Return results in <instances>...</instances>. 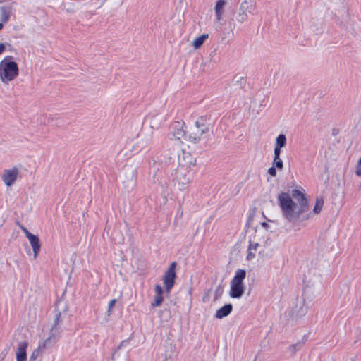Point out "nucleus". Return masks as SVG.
Wrapping results in <instances>:
<instances>
[{
	"label": "nucleus",
	"mask_w": 361,
	"mask_h": 361,
	"mask_svg": "<svg viewBox=\"0 0 361 361\" xmlns=\"http://www.w3.org/2000/svg\"><path fill=\"white\" fill-rule=\"evenodd\" d=\"M278 201L284 218L289 222L305 221L312 216L311 212L305 214L309 210V205L302 188L293 190L291 196L288 192H281Z\"/></svg>",
	"instance_id": "nucleus-1"
},
{
	"label": "nucleus",
	"mask_w": 361,
	"mask_h": 361,
	"mask_svg": "<svg viewBox=\"0 0 361 361\" xmlns=\"http://www.w3.org/2000/svg\"><path fill=\"white\" fill-rule=\"evenodd\" d=\"M12 56L5 57L0 62V79L6 85L13 80L19 74L18 64L11 61Z\"/></svg>",
	"instance_id": "nucleus-2"
},
{
	"label": "nucleus",
	"mask_w": 361,
	"mask_h": 361,
	"mask_svg": "<svg viewBox=\"0 0 361 361\" xmlns=\"http://www.w3.org/2000/svg\"><path fill=\"white\" fill-rule=\"evenodd\" d=\"M205 121L203 117H200L196 121L195 126L189 133L188 137L190 142L197 143L204 134L208 133L209 125L205 123Z\"/></svg>",
	"instance_id": "nucleus-3"
},
{
	"label": "nucleus",
	"mask_w": 361,
	"mask_h": 361,
	"mask_svg": "<svg viewBox=\"0 0 361 361\" xmlns=\"http://www.w3.org/2000/svg\"><path fill=\"white\" fill-rule=\"evenodd\" d=\"M16 3L15 1H0V23L9 21L11 15L15 12Z\"/></svg>",
	"instance_id": "nucleus-4"
},
{
	"label": "nucleus",
	"mask_w": 361,
	"mask_h": 361,
	"mask_svg": "<svg viewBox=\"0 0 361 361\" xmlns=\"http://www.w3.org/2000/svg\"><path fill=\"white\" fill-rule=\"evenodd\" d=\"M185 123L183 121H175L171 126V130L168 134L170 140L181 141L183 138L186 137V132L184 129Z\"/></svg>",
	"instance_id": "nucleus-5"
},
{
	"label": "nucleus",
	"mask_w": 361,
	"mask_h": 361,
	"mask_svg": "<svg viewBox=\"0 0 361 361\" xmlns=\"http://www.w3.org/2000/svg\"><path fill=\"white\" fill-rule=\"evenodd\" d=\"M248 13L252 15L255 13V6L250 2L245 1L240 6L236 20L240 23L245 22L248 19Z\"/></svg>",
	"instance_id": "nucleus-6"
},
{
	"label": "nucleus",
	"mask_w": 361,
	"mask_h": 361,
	"mask_svg": "<svg viewBox=\"0 0 361 361\" xmlns=\"http://www.w3.org/2000/svg\"><path fill=\"white\" fill-rule=\"evenodd\" d=\"M176 262H172L164 274L163 282L167 292H170L174 286L175 279L176 277Z\"/></svg>",
	"instance_id": "nucleus-7"
},
{
	"label": "nucleus",
	"mask_w": 361,
	"mask_h": 361,
	"mask_svg": "<svg viewBox=\"0 0 361 361\" xmlns=\"http://www.w3.org/2000/svg\"><path fill=\"white\" fill-rule=\"evenodd\" d=\"M175 179L179 190H182L186 188L190 182L188 171L184 166H179L175 172Z\"/></svg>",
	"instance_id": "nucleus-8"
},
{
	"label": "nucleus",
	"mask_w": 361,
	"mask_h": 361,
	"mask_svg": "<svg viewBox=\"0 0 361 361\" xmlns=\"http://www.w3.org/2000/svg\"><path fill=\"white\" fill-rule=\"evenodd\" d=\"M135 170L131 166H125L123 169V184L127 188H133L136 181Z\"/></svg>",
	"instance_id": "nucleus-9"
},
{
	"label": "nucleus",
	"mask_w": 361,
	"mask_h": 361,
	"mask_svg": "<svg viewBox=\"0 0 361 361\" xmlns=\"http://www.w3.org/2000/svg\"><path fill=\"white\" fill-rule=\"evenodd\" d=\"M262 233L258 231H255V233L252 238H250L249 239V250H256L258 247L259 246H264L267 247L270 245V243L271 240L267 238L266 240L264 239V238H262Z\"/></svg>",
	"instance_id": "nucleus-10"
},
{
	"label": "nucleus",
	"mask_w": 361,
	"mask_h": 361,
	"mask_svg": "<svg viewBox=\"0 0 361 361\" xmlns=\"http://www.w3.org/2000/svg\"><path fill=\"white\" fill-rule=\"evenodd\" d=\"M19 176V171L16 167L5 169L1 175V180L7 186H11L17 180Z\"/></svg>",
	"instance_id": "nucleus-11"
},
{
	"label": "nucleus",
	"mask_w": 361,
	"mask_h": 361,
	"mask_svg": "<svg viewBox=\"0 0 361 361\" xmlns=\"http://www.w3.org/2000/svg\"><path fill=\"white\" fill-rule=\"evenodd\" d=\"M61 333V328H57L51 326V328L49 334V336L44 342L43 348H45L47 345H49L57 342L60 337Z\"/></svg>",
	"instance_id": "nucleus-12"
},
{
	"label": "nucleus",
	"mask_w": 361,
	"mask_h": 361,
	"mask_svg": "<svg viewBox=\"0 0 361 361\" xmlns=\"http://www.w3.org/2000/svg\"><path fill=\"white\" fill-rule=\"evenodd\" d=\"M226 4V0H218L214 6L215 21L221 23L224 14V7Z\"/></svg>",
	"instance_id": "nucleus-13"
},
{
	"label": "nucleus",
	"mask_w": 361,
	"mask_h": 361,
	"mask_svg": "<svg viewBox=\"0 0 361 361\" xmlns=\"http://www.w3.org/2000/svg\"><path fill=\"white\" fill-rule=\"evenodd\" d=\"M28 346V343L26 341H23L19 343L17 351L16 353V360L17 361H26L27 360V353L26 350Z\"/></svg>",
	"instance_id": "nucleus-14"
},
{
	"label": "nucleus",
	"mask_w": 361,
	"mask_h": 361,
	"mask_svg": "<svg viewBox=\"0 0 361 361\" xmlns=\"http://www.w3.org/2000/svg\"><path fill=\"white\" fill-rule=\"evenodd\" d=\"M244 293L243 284H238L231 282L230 297L233 298H240Z\"/></svg>",
	"instance_id": "nucleus-15"
},
{
	"label": "nucleus",
	"mask_w": 361,
	"mask_h": 361,
	"mask_svg": "<svg viewBox=\"0 0 361 361\" xmlns=\"http://www.w3.org/2000/svg\"><path fill=\"white\" fill-rule=\"evenodd\" d=\"M29 240V242L32 246L33 253H34V259H36L39 252L40 251L41 248V244L39 242V239L38 236L32 234V235H29L27 238Z\"/></svg>",
	"instance_id": "nucleus-16"
},
{
	"label": "nucleus",
	"mask_w": 361,
	"mask_h": 361,
	"mask_svg": "<svg viewBox=\"0 0 361 361\" xmlns=\"http://www.w3.org/2000/svg\"><path fill=\"white\" fill-rule=\"evenodd\" d=\"M232 310L233 305L231 304H226L216 311L215 317L217 319H222L230 314L231 312H232Z\"/></svg>",
	"instance_id": "nucleus-17"
},
{
	"label": "nucleus",
	"mask_w": 361,
	"mask_h": 361,
	"mask_svg": "<svg viewBox=\"0 0 361 361\" xmlns=\"http://www.w3.org/2000/svg\"><path fill=\"white\" fill-rule=\"evenodd\" d=\"M246 271L245 269H238L235 271V274L231 282L243 284V280L245 279Z\"/></svg>",
	"instance_id": "nucleus-18"
},
{
	"label": "nucleus",
	"mask_w": 361,
	"mask_h": 361,
	"mask_svg": "<svg viewBox=\"0 0 361 361\" xmlns=\"http://www.w3.org/2000/svg\"><path fill=\"white\" fill-rule=\"evenodd\" d=\"M164 120H165V118L164 116H161L159 114L154 115L152 118L151 121H150L152 128H156V129L159 128L161 126V123L164 121Z\"/></svg>",
	"instance_id": "nucleus-19"
},
{
	"label": "nucleus",
	"mask_w": 361,
	"mask_h": 361,
	"mask_svg": "<svg viewBox=\"0 0 361 361\" xmlns=\"http://www.w3.org/2000/svg\"><path fill=\"white\" fill-rule=\"evenodd\" d=\"M209 38L208 34H202V35L197 37L192 42V46L194 49H197L201 47V46L204 44V41Z\"/></svg>",
	"instance_id": "nucleus-20"
},
{
	"label": "nucleus",
	"mask_w": 361,
	"mask_h": 361,
	"mask_svg": "<svg viewBox=\"0 0 361 361\" xmlns=\"http://www.w3.org/2000/svg\"><path fill=\"white\" fill-rule=\"evenodd\" d=\"M304 303H305V301L302 300L300 304V308L298 310H293V314H295V317L296 318L301 317L305 315L306 313L307 312V307L306 306H305Z\"/></svg>",
	"instance_id": "nucleus-21"
},
{
	"label": "nucleus",
	"mask_w": 361,
	"mask_h": 361,
	"mask_svg": "<svg viewBox=\"0 0 361 361\" xmlns=\"http://www.w3.org/2000/svg\"><path fill=\"white\" fill-rule=\"evenodd\" d=\"M287 140L284 134H280L276 139L275 147L283 148L286 145Z\"/></svg>",
	"instance_id": "nucleus-22"
},
{
	"label": "nucleus",
	"mask_w": 361,
	"mask_h": 361,
	"mask_svg": "<svg viewBox=\"0 0 361 361\" xmlns=\"http://www.w3.org/2000/svg\"><path fill=\"white\" fill-rule=\"evenodd\" d=\"M62 319H61V313L56 310L55 311V318L54 321V324H52V326H55L57 328H61V326L62 324Z\"/></svg>",
	"instance_id": "nucleus-23"
},
{
	"label": "nucleus",
	"mask_w": 361,
	"mask_h": 361,
	"mask_svg": "<svg viewBox=\"0 0 361 361\" xmlns=\"http://www.w3.org/2000/svg\"><path fill=\"white\" fill-rule=\"evenodd\" d=\"M302 346V342H298V343H296L295 344H293V345H290L289 347H288V351L292 354V355H295V353L301 348V347Z\"/></svg>",
	"instance_id": "nucleus-24"
},
{
	"label": "nucleus",
	"mask_w": 361,
	"mask_h": 361,
	"mask_svg": "<svg viewBox=\"0 0 361 361\" xmlns=\"http://www.w3.org/2000/svg\"><path fill=\"white\" fill-rule=\"evenodd\" d=\"M324 201L322 200H317L313 209L314 214H319L323 207Z\"/></svg>",
	"instance_id": "nucleus-25"
},
{
	"label": "nucleus",
	"mask_w": 361,
	"mask_h": 361,
	"mask_svg": "<svg viewBox=\"0 0 361 361\" xmlns=\"http://www.w3.org/2000/svg\"><path fill=\"white\" fill-rule=\"evenodd\" d=\"M273 165L278 169L281 170L283 167V164L280 157H274Z\"/></svg>",
	"instance_id": "nucleus-26"
},
{
	"label": "nucleus",
	"mask_w": 361,
	"mask_h": 361,
	"mask_svg": "<svg viewBox=\"0 0 361 361\" xmlns=\"http://www.w3.org/2000/svg\"><path fill=\"white\" fill-rule=\"evenodd\" d=\"M40 350L41 346H39L37 348L35 349L30 356V361H35L39 355Z\"/></svg>",
	"instance_id": "nucleus-27"
},
{
	"label": "nucleus",
	"mask_w": 361,
	"mask_h": 361,
	"mask_svg": "<svg viewBox=\"0 0 361 361\" xmlns=\"http://www.w3.org/2000/svg\"><path fill=\"white\" fill-rule=\"evenodd\" d=\"M223 293V288L221 286H218L214 291V300H217L221 296Z\"/></svg>",
	"instance_id": "nucleus-28"
},
{
	"label": "nucleus",
	"mask_w": 361,
	"mask_h": 361,
	"mask_svg": "<svg viewBox=\"0 0 361 361\" xmlns=\"http://www.w3.org/2000/svg\"><path fill=\"white\" fill-rule=\"evenodd\" d=\"M163 296L162 295H157L154 296V301L152 303V307L159 306L163 302Z\"/></svg>",
	"instance_id": "nucleus-29"
},
{
	"label": "nucleus",
	"mask_w": 361,
	"mask_h": 361,
	"mask_svg": "<svg viewBox=\"0 0 361 361\" xmlns=\"http://www.w3.org/2000/svg\"><path fill=\"white\" fill-rule=\"evenodd\" d=\"M116 302V300L113 299L109 302L108 310H107V312H106L108 316H110L111 314V309L114 306Z\"/></svg>",
	"instance_id": "nucleus-30"
},
{
	"label": "nucleus",
	"mask_w": 361,
	"mask_h": 361,
	"mask_svg": "<svg viewBox=\"0 0 361 361\" xmlns=\"http://www.w3.org/2000/svg\"><path fill=\"white\" fill-rule=\"evenodd\" d=\"M154 290H155V295H162L163 289H162L161 286L159 284L155 285Z\"/></svg>",
	"instance_id": "nucleus-31"
},
{
	"label": "nucleus",
	"mask_w": 361,
	"mask_h": 361,
	"mask_svg": "<svg viewBox=\"0 0 361 361\" xmlns=\"http://www.w3.org/2000/svg\"><path fill=\"white\" fill-rule=\"evenodd\" d=\"M276 167L273 165V166L270 167L268 170V173L270 176L275 177L276 176Z\"/></svg>",
	"instance_id": "nucleus-32"
},
{
	"label": "nucleus",
	"mask_w": 361,
	"mask_h": 361,
	"mask_svg": "<svg viewBox=\"0 0 361 361\" xmlns=\"http://www.w3.org/2000/svg\"><path fill=\"white\" fill-rule=\"evenodd\" d=\"M20 227L22 229V231L24 232V233L25 234V236L27 238H28L29 235H32V233H31L25 226H20Z\"/></svg>",
	"instance_id": "nucleus-33"
},
{
	"label": "nucleus",
	"mask_w": 361,
	"mask_h": 361,
	"mask_svg": "<svg viewBox=\"0 0 361 361\" xmlns=\"http://www.w3.org/2000/svg\"><path fill=\"white\" fill-rule=\"evenodd\" d=\"M281 148L280 147H274V157H280V154H281Z\"/></svg>",
	"instance_id": "nucleus-34"
},
{
	"label": "nucleus",
	"mask_w": 361,
	"mask_h": 361,
	"mask_svg": "<svg viewBox=\"0 0 361 361\" xmlns=\"http://www.w3.org/2000/svg\"><path fill=\"white\" fill-rule=\"evenodd\" d=\"M255 253L252 252V250H249L248 249V253H247V260H251L254 257H255Z\"/></svg>",
	"instance_id": "nucleus-35"
},
{
	"label": "nucleus",
	"mask_w": 361,
	"mask_h": 361,
	"mask_svg": "<svg viewBox=\"0 0 361 361\" xmlns=\"http://www.w3.org/2000/svg\"><path fill=\"white\" fill-rule=\"evenodd\" d=\"M5 49V45L3 43H0V55L4 51Z\"/></svg>",
	"instance_id": "nucleus-36"
},
{
	"label": "nucleus",
	"mask_w": 361,
	"mask_h": 361,
	"mask_svg": "<svg viewBox=\"0 0 361 361\" xmlns=\"http://www.w3.org/2000/svg\"><path fill=\"white\" fill-rule=\"evenodd\" d=\"M5 49V45L3 43H0V55L4 51Z\"/></svg>",
	"instance_id": "nucleus-37"
},
{
	"label": "nucleus",
	"mask_w": 361,
	"mask_h": 361,
	"mask_svg": "<svg viewBox=\"0 0 361 361\" xmlns=\"http://www.w3.org/2000/svg\"><path fill=\"white\" fill-rule=\"evenodd\" d=\"M5 49V45L3 43H0V55L4 51Z\"/></svg>",
	"instance_id": "nucleus-38"
},
{
	"label": "nucleus",
	"mask_w": 361,
	"mask_h": 361,
	"mask_svg": "<svg viewBox=\"0 0 361 361\" xmlns=\"http://www.w3.org/2000/svg\"><path fill=\"white\" fill-rule=\"evenodd\" d=\"M261 225H262V227H264V228H266V229H267V228H268V226H269L268 224H267V223H266V222H262V223H261Z\"/></svg>",
	"instance_id": "nucleus-39"
},
{
	"label": "nucleus",
	"mask_w": 361,
	"mask_h": 361,
	"mask_svg": "<svg viewBox=\"0 0 361 361\" xmlns=\"http://www.w3.org/2000/svg\"><path fill=\"white\" fill-rule=\"evenodd\" d=\"M126 342V341H123L121 344L118 346V350L120 349L123 345V344Z\"/></svg>",
	"instance_id": "nucleus-40"
},
{
	"label": "nucleus",
	"mask_w": 361,
	"mask_h": 361,
	"mask_svg": "<svg viewBox=\"0 0 361 361\" xmlns=\"http://www.w3.org/2000/svg\"><path fill=\"white\" fill-rule=\"evenodd\" d=\"M4 27L3 23H0V30H1Z\"/></svg>",
	"instance_id": "nucleus-41"
},
{
	"label": "nucleus",
	"mask_w": 361,
	"mask_h": 361,
	"mask_svg": "<svg viewBox=\"0 0 361 361\" xmlns=\"http://www.w3.org/2000/svg\"><path fill=\"white\" fill-rule=\"evenodd\" d=\"M356 173L358 176L361 175V172L360 171H358V170L356 171Z\"/></svg>",
	"instance_id": "nucleus-42"
},
{
	"label": "nucleus",
	"mask_w": 361,
	"mask_h": 361,
	"mask_svg": "<svg viewBox=\"0 0 361 361\" xmlns=\"http://www.w3.org/2000/svg\"><path fill=\"white\" fill-rule=\"evenodd\" d=\"M358 164L361 165V157H360V159L358 161Z\"/></svg>",
	"instance_id": "nucleus-43"
}]
</instances>
